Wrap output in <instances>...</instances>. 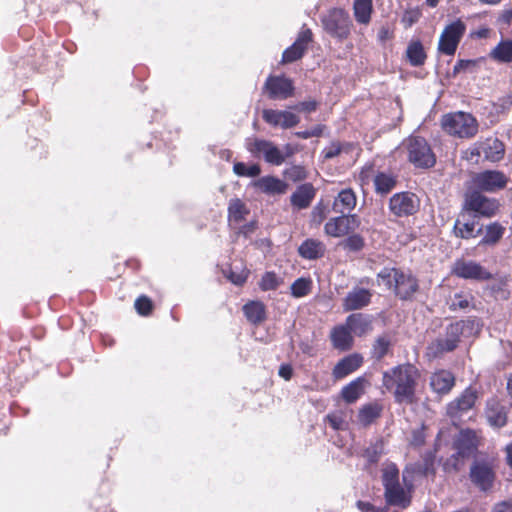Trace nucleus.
Here are the masks:
<instances>
[{
	"label": "nucleus",
	"mask_w": 512,
	"mask_h": 512,
	"mask_svg": "<svg viewBox=\"0 0 512 512\" xmlns=\"http://www.w3.org/2000/svg\"><path fill=\"white\" fill-rule=\"evenodd\" d=\"M420 378L421 372L414 364L404 363L385 371L382 384L393 394L396 403L412 405L418 400L416 389Z\"/></svg>",
	"instance_id": "f257e3e1"
},
{
	"label": "nucleus",
	"mask_w": 512,
	"mask_h": 512,
	"mask_svg": "<svg viewBox=\"0 0 512 512\" xmlns=\"http://www.w3.org/2000/svg\"><path fill=\"white\" fill-rule=\"evenodd\" d=\"M399 476V468L395 463L390 462L384 466L382 469L384 497L388 505L406 509L412 502L414 490L413 479L408 475V470H403L402 486L399 481Z\"/></svg>",
	"instance_id": "f03ea898"
},
{
	"label": "nucleus",
	"mask_w": 512,
	"mask_h": 512,
	"mask_svg": "<svg viewBox=\"0 0 512 512\" xmlns=\"http://www.w3.org/2000/svg\"><path fill=\"white\" fill-rule=\"evenodd\" d=\"M377 280L402 301L412 300L420 289L419 279L409 269L384 267Z\"/></svg>",
	"instance_id": "7ed1b4c3"
},
{
	"label": "nucleus",
	"mask_w": 512,
	"mask_h": 512,
	"mask_svg": "<svg viewBox=\"0 0 512 512\" xmlns=\"http://www.w3.org/2000/svg\"><path fill=\"white\" fill-rule=\"evenodd\" d=\"M498 470V460L494 456L480 453L472 461L469 468V480L480 492L492 491Z\"/></svg>",
	"instance_id": "20e7f679"
},
{
	"label": "nucleus",
	"mask_w": 512,
	"mask_h": 512,
	"mask_svg": "<svg viewBox=\"0 0 512 512\" xmlns=\"http://www.w3.org/2000/svg\"><path fill=\"white\" fill-rule=\"evenodd\" d=\"M441 126L449 135L462 139L473 138L479 130L477 119L471 113L463 111L443 115Z\"/></svg>",
	"instance_id": "39448f33"
},
{
	"label": "nucleus",
	"mask_w": 512,
	"mask_h": 512,
	"mask_svg": "<svg viewBox=\"0 0 512 512\" xmlns=\"http://www.w3.org/2000/svg\"><path fill=\"white\" fill-rule=\"evenodd\" d=\"M465 322L458 320L446 326L444 337H437L426 347L425 355L428 359H437L445 353L457 349L463 335Z\"/></svg>",
	"instance_id": "423d86ee"
},
{
	"label": "nucleus",
	"mask_w": 512,
	"mask_h": 512,
	"mask_svg": "<svg viewBox=\"0 0 512 512\" xmlns=\"http://www.w3.org/2000/svg\"><path fill=\"white\" fill-rule=\"evenodd\" d=\"M407 160L415 167L429 169L436 164V155L428 141L421 136H410L404 142Z\"/></svg>",
	"instance_id": "0eeeda50"
},
{
	"label": "nucleus",
	"mask_w": 512,
	"mask_h": 512,
	"mask_svg": "<svg viewBox=\"0 0 512 512\" xmlns=\"http://www.w3.org/2000/svg\"><path fill=\"white\" fill-rule=\"evenodd\" d=\"M462 208L477 218H492L499 209L500 203L495 198H489L478 190H468L464 194Z\"/></svg>",
	"instance_id": "6e6552de"
},
{
	"label": "nucleus",
	"mask_w": 512,
	"mask_h": 512,
	"mask_svg": "<svg viewBox=\"0 0 512 512\" xmlns=\"http://www.w3.org/2000/svg\"><path fill=\"white\" fill-rule=\"evenodd\" d=\"M479 445V439L477 433L471 429L461 430L458 438L454 441V448L456 453L451 455L446 463L445 469L447 470L449 466L454 471L460 470V459L467 458L471 454H473Z\"/></svg>",
	"instance_id": "1a4fd4ad"
},
{
	"label": "nucleus",
	"mask_w": 512,
	"mask_h": 512,
	"mask_svg": "<svg viewBox=\"0 0 512 512\" xmlns=\"http://www.w3.org/2000/svg\"><path fill=\"white\" fill-rule=\"evenodd\" d=\"M324 30L339 40L347 39L351 33L352 21L347 11L333 8L322 18Z\"/></svg>",
	"instance_id": "9d476101"
},
{
	"label": "nucleus",
	"mask_w": 512,
	"mask_h": 512,
	"mask_svg": "<svg viewBox=\"0 0 512 512\" xmlns=\"http://www.w3.org/2000/svg\"><path fill=\"white\" fill-rule=\"evenodd\" d=\"M451 275L475 282H486L493 279L492 273L475 260L458 258L451 267Z\"/></svg>",
	"instance_id": "9b49d317"
},
{
	"label": "nucleus",
	"mask_w": 512,
	"mask_h": 512,
	"mask_svg": "<svg viewBox=\"0 0 512 512\" xmlns=\"http://www.w3.org/2000/svg\"><path fill=\"white\" fill-rule=\"evenodd\" d=\"M247 149L255 157L263 155L267 163L275 166H280L284 163L286 157L293 154L289 145L286 146L287 153L283 154L273 142L264 139H254L252 142L248 143Z\"/></svg>",
	"instance_id": "f8f14e48"
},
{
	"label": "nucleus",
	"mask_w": 512,
	"mask_h": 512,
	"mask_svg": "<svg viewBox=\"0 0 512 512\" xmlns=\"http://www.w3.org/2000/svg\"><path fill=\"white\" fill-rule=\"evenodd\" d=\"M465 32L466 25L461 19L446 25L439 38L438 51L447 56L454 55Z\"/></svg>",
	"instance_id": "ddd939ff"
},
{
	"label": "nucleus",
	"mask_w": 512,
	"mask_h": 512,
	"mask_svg": "<svg viewBox=\"0 0 512 512\" xmlns=\"http://www.w3.org/2000/svg\"><path fill=\"white\" fill-rule=\"evenodd\" d=\"M509 182L504 172L499 170H484L472 177L475 190L480 192L495 193L503 190Z\"/></svg>",
	"instance_id": "4468645a"
},
{
	"label": "nucleus",
	"mask_w": 512,
	"mask_h": 512,
	"mask_svg": "<svg viewBox=\"0 0 512 512\" xmlns=\"http://www.w3.org/2000/svg\"><path fill=\"white\" fill-rule=\"evenodd\" d=\"M420 208L419 197L409 191L394 194L389 200V210L397 217L416 214Z\"/></svg>",
	"instance_id": "2eb2a0df"
},
{
	"label": "nucleus",
	"mask_w": 512,
	"mask_h": 512,
	"mask_svg": "<svg viewBox=\"0 0 512 512\" xmlns=\"http://www.w3.org/2000/svg\"><path fill=\"white\" fill-rule=\"evenodd\" d=\"M361 224L356 214H341L330 218L324 225V231L328 236L340 238L353 233Z\"/></svg>",
	"instance_id": "dca6fc26"
},
{
	"label": "nucleus",
	"mask_w": 512,
	"mask_h": 512,
	"mask_svg": "<svg viewBox=\"0 0 512 512\" xmlns=\"http://www.w3.org/2000/svg\"><path fill=\"white\" fill-rule=\"evenodd\" d=\"M293 81L284 75H270L267 77L263 92L271 100H285L294 95Z\"/></svg>",
	"instance_id": "f3484780"
},
{
	"label": "nucleus",
	"mask_w": 512,
	"mask_h": 512,
	"mask_svg": "<svg viewBox=\"0 0 512 512\" xmlns=\"http://www.w3.org/2000/svg\"><path fill=\"white\" fill-rule=\"evenodd\" d=\"M312 42V30L303 26L294 43L283 51L281 64H289L300 60L305 55Z\"/></svg>",
	"instance_id": "a211bd4d"
},
{
	"label": "nucleus",
	"mask_w": 512,
	"mask_h": 512,
	"mask_svg": "<svg viewBox=\"0 0 512 512\" xmlns=\"http://www.w3.org/2000/svg\"><path fill=\"white\" fill-rule=\"evenodd\" d=\"M483 233V227H478L477 217L461 208L453 226L455 237L469 240Z\"/></svg>",
	"instance_id": "6ab92c4d"
},
{
	"label": "nucleus",
	"mask_w": 512,
	"mask_h": 512,
	"mask_svg": "<svg viewBox=\"0 0 512 512\" xmlns=\"http://www.w3.org/2000/svg\"><path fill=\"white\" fill-rule=\"evenodd\" d=\"M478 399V392L472 386L467 387L462 393L449 402L446 406V414L451 419H459L471 410Z\"/></svg>",
	"instance_id": "aec40b11"
},
{
	"label": "nucleus",
	"mask_w": 512,
	"mask_h": 512,
	"mask_svg": "<svg viewBox=\"0 0 512 512\" xmlns=\"http://www.w3.org/2000/svg\"><path fill=\"white\" fill-rule=\"evenodd\" d=\"M372 296L370 289L355 286L342 299V309L344 312L361 310L370 305Z\"/></svg>",
	"instance_id": "412c9836"
},
{
	"label": "nucleus",
	"mask_w": 512,
	"mask_h": 512,
	"mask_svg": "<svg viewBox=\"0 0 512 512\" xmlns=\"http://www.w3.org/2000/svg\"><path fill=\"white\" fill-rule=\"evenodd\" d=\"M364 363L360 353H351L341 358L332 369V377L335 381L342 380L357 371Z\"/></svg>",
	"instance_id": "4be33fe9"
},
{
	"label": "nucleus",
	"mask_w": 512,
	"mask_h": 512,
	"mask_svg": "<svg viewBox=\"0 0 512 512\" xmlns=\"http://www.w3.org/2000/svg\"><path fill=\"white\" fill-rule=\"evenodd\" d=\"M454 374L446 369H439L433 372L429 377V386L431 390L439 396L450 393L455 386Z\"/></svg>",
	"instance_id": "5701e85b"
},
{
	"label": "nucleus",
	"mask_w": 512,
	"mask_h": 512,
	"mask_svg": "<svg viewBox=\"0 0 512 512\" xmlns=\"http://www.w3.org/2000/svg\"><path fill=\"white\" fill-rule=\"evenodd\" d=\"M436 455L434 451H427L422 456L421 463L411 464L406 466L404 470H408V475L413 479L414 475L423 477H432L436 475L435 467Z\"/></svg>",
	"instance_id": "b1692460"
},
{
	"label": "nucleus",
	"mask_w": 512,
	"mask_h": 512,
	"mask_svg": "<svg viewBox=\"0 0 512 512\" xmlns=\"http://www.w3.org/2000/svg\"><path fill=\"white\" fill-rule=\"evenodd\" d=\"M330 340L332 346L339 351H349L354 345L353 334L345 323L331 329Z\"/></svg>",
	"instance_id": "393cba45"
},
{
	"label": "nucleus",
	"mask_w": 512,
	"mask_h": 512,
	"mask_svg": "<svg viewBox=\"0 0 512 512\" xmlns=\"http://www.w3.org/2000/svg\"><path fill=\"white\" fill-rule=\"evenodd\" d=\"M316 196V189L311 183H304L297 186L290 196L291 205L297 209H307Z\"/></svg>",
	"instance_id": "a878e982"
},
{
	"label": "nucleus",
	"mask_w": 512,
	"mask_h": 512,
	"mask_svg": "<svg viewBox=\"0 0 512 512\" xmlns=\"http://www.w3.org/2000/svg\"><path fill=\"white\" fill-rule=\"evenodd\" d=\"M368 380L364 376H359L342 387L340 396L346 404H353L365 393Z\"/></svg>",
	"instance_id": "bb28decb"
},
{
	"label": "nucleus",
	"mask_w": 512,
	"mask_h": 512,
	"mask_svg": "<svg viewBox=\"0 0 512 512\" xmlns=\"http://www.w3.org/2000/svg\"><path fill=\"white\" fill-rule=\"evenodd\" d=\"M480 142V150L484 156V160L489 162H499L504 158L505 145L498 138H486Z\"/></svg>",
	"instance_id": "cd10ccee"
},
{
	"label": "nucleus",
	"mask_w": 512,
	"mask_h": 512,
	"mask_svg": "<svg viewBox=\"0 0 512 512\" xmlns=\"http://www.w3.org/2000/svg\"><path fill=\"white\" fill-rule=\"evenodd\" d=\"M486 417L491 426L501 428L507 424V409L497 399H489L486 404Z\"/></svg>",
	"instance_id": "c85d7f7f"
},
{
	"label": "nucleus",
	"mask_w": 512,
	"mask_h": 512,
	"mask_svg": "<svg viewBox=\"0 0 512 512\" xmlns=\"http://www.w3.org/2000/svg\"><path fill=\"white\" fill-rule=\"evenodd\" d=\"M393 346V337L389 333L378 335L372 343L370 358L378 362L383 360L387 355L392 354Z\"/></svg>",
	"instance_id": "c756f323"
},
{
	"label": "nucleus",
	"mask_w": 512,
	"mask_h": 512,
	"mask_svg": "<svg viewBox=\"0 0 512 512\" xmlns=\"http://www.w3.org/2000/svg\"><path fill=\"white\" fill-rule=\"evenodd\" d=\"M357 197L353 189L346 188L341 190L334 198L332 210L339 214H350L356 207Z\"/></svg>",
	"instance_id": "7c9ffc66"
},
{
	"label": "nucleus",
	"mask_w": 512,
	"mask_h": 512,
	"mask_svg": "<svg viewBox=\"0 0 512 512\" xmlns=\"http://www.w3.org/2000/svg\"><path fill=\"white\" fill-rule=\"evenodd\" d=\"M384 407L379 401H373L362 405L357 414V420L363 427L375 423L383 413Z\"/></svg>",
	"instance_id": "2f4dec72"
},
{
	"label": "nucleus",
	"mask_w": 512,
	"mask_h": 512,
	"mask_svg": "<svg viewBox=\"0 0 512 512\" xmlns=\"http://www.w3.org/2000/svg\"><path fill=\"white\" fill-rule=\"evenodd\" d=\"M345 324L349 327L352 334L362 337L372 331L373 325L369 315L363 313H352L346 320Z\"/></svg>",
	"instance_id": "473e14b6"
},
{
	"label": "nucleus",
	"mask_w": 512,
	"mask_h": 512,
	"mask_svg": "<svg viewBox=\"0 0 512 512\" xmlns=\"http://www.w3.org/2000/svg\"><path fill=\"white\" fill-rule=\"evenodd\" d=\"M242 311L247 321L255 326L262 324L267 319L266 306L260 300L248 301L243 305Z\"/></svg>",
	"instance_id": "72a5a7b5"
},
{
	"label": "nucleus",
	"mask_w": 512,
	"mask_h": 512,
	"mask_svg": "<svg viewBox=\"0 0 512 512\" xmlns=\"http://www.w3.org/2000/svg\"><path fill=\"white\" fill-rule=\"evenodd\" d=\"M326 247L320 240L308 238L298 247V253L303 259L316 260L322 258Z\"/></svg>",
	"instance_id": "f704fd0d"
},
{
	"label": "nucleus",
	"mask_w": 512,
	"mask_h": 512,
	"mask_svg": "<svg viewBox=\"0 0 512 512\" xmlns=\"http://www.w3.org/2000/svg\"><path fill=\"white\" fill-rule=\"evenodd\" d=\"M255 186L269 195H281L288 189V184L285 181L274 176H264L258 179Z\"/></svg>",
	"instance_id": "c9c22d12"
},
{
	"label": "nucleus",
	"mask_w": 512,
	"mask_h": 512,
	"mask_svg": "<svg viewBox=\"0 0 512 512\" xmlns=\"http://www.w3.org/2000/svg\"><path fill=\"white\" fill-rule=\"evenodd\" d=\"M506 228L500 222H491L485 226L484 235L479 242L480 246H495L505 234Z\"/></svg>",
	"instance_id": "e433bc0d"
},
{
	"label": "nucleus",
	"mask_w": 512,
	"mask_h": 512,
	"mask_svg": "<svg viewBox=\"0 0 512 512\" xmlns=\"http://www.w3.org/2000/svg\"><path fill=\"white\" fill-rule=\"evenodd\" d=\"M406 58L413 67L423 66L427 60V53L420 40H411L406 49Z\"/></svg>",
	"instance_id": "4c0bfd02"
},
{
	"label": "nucleus",
	"mask_w": 512,
	"mask_h": 512,
	"mask_svg": "<svg viewBox=\"0 0 512 512\" xmlns=\"http://www.w3.org/2000/svg\"><path fill=\"white\" fill-rule=\"evenodd\" d=\"M396 185L397 177L392 173L378 172L374 177V187L377 194L387 195Z\"/></svg>",
	"instance_id": "58836bf2"
},
{
	"label": "nucleus",
	"mask_w": 512,
	"mask_h": 512,
	"mask_svg": "<svg viewBox=\"0 0 512 512\" xmlns=\"http://www.w3.org/2000/svg\"><path fill=\"white\" fill-rule=\"evenodd\" d=\"M489 57L498 63H512V40H501L490 51Z\"/></svg>",
	"instance_id": "ea45409f"
},
{
	"label": "nucleus",
	"mask_w": 512,
	"mask_h": 512,
	"mask_svg": "<svg viewBox=\"0 0 512 512\" xmlns=\"http://www.w3.org/2000/svg\"><path fill=\"white\" fill-rule=\"evenodd\" d=\"M353 12L355 20L359 24L367 25L371 21V15L373 12L372 0H354Z\"/></svg>",
	"instance_id": "a19ab883"
},
{
	"label": "nucleus",
	"mask_w": 512,
	"mask_h": 512,
	"mask_svg": "<svg viewBox=\"0 0 512 512\" xmlns=\"http://www.w3.org/2000/svg\"><path fill=\"white\" fill-rule=\"evenodd\" d=\"M250 210L239 198H234L228 204V219L230 222L240 223L246 219Z\"/></svg>",
	"instance_id": "79ce46f5"
},
{
	"label": "nucleus",
	"mask_w": 512,
	"mask_h": 512,
	"mask_svg": "<svg viewBox=\"0 0 512 512\" xmlns=\"http://www.w3.org/2000/svg\"><path fill=\"white\" fill-rule=\"evenodd\" d=\"M474 296L470 293H465L463 291L455 293L447 302L450 311H465L469 308H474L475 305L473 303Z\"/></svg>",
	"instance_id": "37998d69"
},
{
	"label": "nucleus",
	"mask_w": 512,
	"mask_h": 512,
	"mask_svg": "<svg viewBox=\"0 0 512 512\" xmlns=\"http://www.w3.org/2000/svg\"><path fill=\"white\" fill-rule=\"evenodd\" d=\"M313 288V281L309 277H300L290 286L291 295L294 298H302L309 295Z\"/></svg>",
	"instance_id": "c03bdc74"
},
{
	"label": "nucleus",
	"mask_w": 512,
	"mask_h": 512,
	"mask_svg": "<svg viewBox=\"0 0 512 512\" xmlns=\"http://www.w3.org/2000/svg\"><path fill=\"white\" fill-rule=\"evenodd\" d=\"M492 295L496 299L508 300L510 298V290L508 288V278L500 277L489 285Z\"/></svg>",
	"instance_id": "a18cd8bd"
},
{
	"label": "nucleus",
	"mask_w": 512,
	"mask_h": 512,
	"mask_svg": "<svg viewBox=\"0 0 512 512\" xmlns=\"http://www.w3.org/2000/svg\"><path fill=\"white\" fill-rule=\"evenodd\" d=\"M354 149L353 143H340L338 141L332 142L329 146L325 147L322 151L323 158L329 160L341 154V152H349Z\"/></svg>",
	"instance_id": "49530a36"
},
{
	"label": "nucleus",
	"mask_w": 512,
	"mask_h": 512,
	"mask_svg": "<svg viewBox=\"0 0 512 512\" xmlns=\"http://www.w3.org/2000/svg\"><path fill=\"white\" fill-rule=\"evenodd\" d=\"M282 283L283 280L274 271H267L262 275L258 285L262 291L266 292L276 290Z\"/></svg>",
	"instance_id": "de8ad7c7"
},
{
	"label": "nucleus",
	"mask_w": 512,
	"mask_h": 512,
	"mask_svg": "<svg viewBox=\"0 0 512 512\" xmlns=\"http://www.w3.org/2000/svg\"><path fill=\"white\" fill-rule=\"evenodd\" d=\"M383 454V444L381 441L371 444L364 449L362 456L369 465L377 464Z\"/></svg>",
	"instance_id": "09e8293b"
},
{
	"label": "nucleus",
	"mask_w": 512,
	"mask_h": 512,
	"mask_svg": "<svg viewBox=\"0 0 512 512\" xmlns=\"http://www.w3.org/2000/svg\"><path fill=\"white\" fill-rule=\"evenodd\" d=\"M233 172L239 177H257L261 173V168L258 164L247 166L243 162H235Z\"/></svg>",
	"instance_id": "8fccbe9b"
},
{
	"label": "nucleus",
	"mask_w": 512,
	"mask_h": 512,
	"mask_svg": "<svg viewBox=\"0 0 512 512\" xmlns=\"http://www.w3.org/2000/svg\"><path fill=\"white\" fill-rule=\"evenodd\" d=\"M134 307L139 315L148 317L153 313L154 303L148 296L140 295L136 298Z\"/></svg>",
	"instance_id": "3c124183"
},
{
	"label": "nucleus",
	"mask_w": 512,
	"mask_h": 512,
	"mask_svg": "<svg viewBox=\"0 0 512 512\" xmlns=\"http://www.w3.org/2000/svg\"><path fill=\"white\" fill-rule=\"evenodd\" d=\"M365 246V240L360 234L350 233L343 242V247L349 251L358 252Z\"/></svg>",
	"instance_id": "603ef678"
},
{
	"label": "nucleus",
	"mask_w": 512,
	"mask_h": 512,
	"mask_svg": "<svg viewBox=\"0 0 512 512\" xmlns=\"http://www.w3.org/2000/svg\"><path fill=\"white\" fill-rule=\"evenodd\" d=\"M422 16L419 8H411L404 11L401 22L405 28L412 27Z\"/></svg>",
	"instance_id": "864d4df0"
},
{
	"label": "nucleus",
	"mask_w": 512,
	"mask_h": 512,
	"mask_svg": "<svg viewBox=\"0 0 512 512\" xmlns=\"http://www.w3.org/2000/svg\"><path fill=\"white\" fill-rule=\"evenodd\" d=\"M262 119L272 127H281L280 110L264 109L262 111Z\"/></svg>",
	"instance_id": "5fc2aeb1"
},
{
	"label": "nucleus",
	"mask_w": 512,
	"mask_h": 512,
	"mask_svg": "<svg viewBox=\"0 0 512 512\" xmlns=\"http://www.w3.org/2000/svg\"><path fill=\"white\" fill-rule=\"evenodd\" d=\"M286 176L294 181H302L307 178V171L303 166L294 165L285 171Z\"/></svg>",
	"instance_id": "6e6d98bb"
},
{
	"label": "nucleus",
	"mask_w": 512,
	"mask_h": 512,
	"mask_svg": "<svg viewBox=\"0 0 512 512\" xmlns=\"http://www.w3.org/2000/svg\"><path fill=\"white\" fill-rule=\"evenodd\" d=\"M280 116H281V128L283 129H289L295 127L299 122L300 118L289 111H281L280 110Z\"/></svg>",
	"instance_id": "4d7b16f0"
},
{
	"label": "nucleus",
	"mask_w": 512,
	"mask_h": 512,
	"mask_svg": "<svg viewBox=\"0 0 512 512\" xmlns=\"http://www.w3.org/2000/svg\"><path fill=\"white\" fill-rule=\"evenodd\" d=\"M426 442V434L424 427L415 429L411 433L410 445L414 448L422 447Z\"/></svg>",
	"instance_id": "13d9d810"
},
{
	"label": "nucleus",
	"mask_w": 512,
	"mask_h": 512,
	"mask_svg": "<svg viewBox=\"0 0 512 512\" xmlns=\"http://www.w3.org/2000/svg\"><path fill=\"white\" fill-rule=\"evenodd\" d=\"M325 128H326L325 125L318 124L309 130L298 131L295 133V135L301 139H308L311 137H320V136H322Z\"/></svg>",
	"instance_id": "bf43d9fd"
},
{
	"label": "nucleus",
	"mask_w": 512,
	"mask_h": 512,
	"mask_svg": "<svg viewBox=\"0 0 512 512\" xmlns=\"http://www.w3.org/2000/svg\"><path fill=\"white\" fill-rule=\"evenodd\" d=\"M481 155L482 151L480 150V142L477 141L464 151L463 158L468 161H475L477 163Z\"/></svg>",
	"instance_id": "052dcab7"
},
{
	"label": "nucleus",
	"mask_w": 512,
	"mask_h": 512,
	"mask_svg": "<svg viewBox=\"0 0 512 512\" xmlns=\"http://www.w3.org/2000/svg\"><path fill=\"white\" fill-rule=\"evenodd\" d=\"M248 276H249V271L244 269L239 273L230 271L227 278L233 284H235L237 286H243L246 283Z\"/></svg>",
	"instance_id": "680f3d73"
},
{
	"label": "nucleus",
	"mask_w": 512,
	"mask_h": 512,
	"mask_svg": "<svg viewBox=\"0 0 512 512\" xmlns=\"http://www.w3.org/2000/svg\"><path fill=\"white\" fill-rule=\"evenodd\" d=\"M478 62L479 60L477 59H460L456 62L453 71L455 74L461 71H466L470 68L476 67Z\"/></svg>",
	"instance_id": "e2e57ef3"
},
{
	"label": "nucleus",
	"mask_w": 512,
	"mask_h": 512,
	"mask_svg": "<svg viewBox=\"0 0 512 512\" xmlns=\"http://www.w3.org/2000/svg\"><path fill=\"white\" fill-rule=\"evenodd\" d=\"M317 107H318V102L317 101L309 100V101H303V102L298 103L294 107V109H296L298 111H303V112L311 113V112L316 111Z\"/></svg>",
	"instance_id": "0e129e2a"
},
{
	"label": "nucleus",
	"mask_w": 512,
	"mask_h": 512,
	"mask_svg": "<svg viewBox=\"0 0 512 512\" xmlns=\"http://www.w3.org/2000/svg\"><path fill=\"white\" fill-rule=\"evenodd\" d=\"M394 37V31L388 26L380 27L377 38L381 43H385L387 40H391Z\"/></svg>",
	"instance_id": "69168bd1"
},
{
	"label": "nucleus",
	"mask_w": 512,
	"mask_h": 512,
	"mask_svg": "<svg viewBox=\"0 0 512 512\" xmlns=\"http://www.w3.org/2000/svg\"><path fill=\"white\" fill-rule=\"evenodd\" d=\"M279 376H281L285 380H290L293 376V369L289 364H282L279 368L278 372Z\"/></svg>",
	"instance_id": "338daca9"
},
{
	"label": "nucleus",
	"mask_w": 512,
	"mask_h": 512,
	"mask_svg": "<svg viewBox=\"0 0 512 512\" xmlns=\"http://www.w3.org/2000/svg\"><path fill=\"white\" fill-rule=\"evenodd\" d=\"M356 506L361 512H376V507L370 502L359 500Z\"/></svg>",
	"instance_id": "774afa93"
}]
</instances>
